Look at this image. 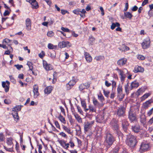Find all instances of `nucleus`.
<instances>
[{
    "instance_id": "36",
    "label": "nucleus",
    "mask_w": 153,
    "mask_h": 153,
    "mask_svg": "<svg viewBox=\"0 0 153 153\" xmlns=\"http://www.w3.org/2000/svg\"><path fill=\"white\" fill-rule=\"evenodd\" d=\"M48 47L50 49H55L57 48V46L54 45L51 43H49L48 45Z\"/></svg>"
},
{
    "instance_id": "43",
    "label": "nucleus",
    "mask_w": 153,
    "mask_h": 153,
    "mask_svg": "<svg viewBox=\"0 0 153 153\" xmlns=\"http://www.w3.org/2000/svg\"><path fill=\"white\" fill-rule=\"evenodd\" d=\"M62 126L63 128L65 131H66L68 132V134H71V132L70 131V129L68 128L66 126H64L63 125Z\"/></svg>"
},
{
    "instance_id": "33",
    "label": "nucleus",
    "mask_w": 153,
    "mask_h": 153,
    "mask_svg": "<svg viewBox=\"0 0 153 153\" xmlns=\"http://www.w3.org/2000/svg\"><path fill=\"white\" fill-rule=\"evenodd\" d=\"M120 24L118 22L113 23L111 25V28L112 30H114L116 27H120Z\"/></svg>"
},
{
    "instance_id": "38",
    "label": "nucleus",
    "mask_w": 153,
    "mask_h": 153,
    "mask_svg": "<svg viewBox=\"0 0 153 153\" xmlns=\"http://www.w3.org/2000/svg\"><path fill=\"white\" fill-rule=\"evenodd\" d=\"M27 65H28L29 68V70L32 71V70L33 68V64L32 63L28 61L27 62Z\"/></svg>"
},
{
    "instance_id": "40",
    "label": "nucleus",
    "mask_w": 153,
    "mask_h": 153,
    "mask_svg": "<svg viewBox=\"0 0 153 153\" xmlns=\"http://www.w3.org/2000/svg\"><path fill=\"white\" fill-rule=\"evenodd\" d=\"M150 94H151L150 93H147L145 94L141 97V100H145L146 99L148 98L150 95Z\"/></svg>"
},
{
    "instance_id": "58",
    "label": "nucleus",
    "mask_w": 153,
    "mask_h": 153,
    "mask_svg": "<svg viewBox=\"0 0 153 153\" xmlns=\"http://www.w3.org/2000/svg\"><path fill=\"white\" fill-rule=\"evenodd\" d=\"M120 148L118 147H116L115 149H114L112 153H118L120 150Z\"/></svg>"
},
{
    "instance_id": "55",
    "label": "nucleus",
    "mask_w": 153,
    "mask_h": 153,
    "mask_svg": "<svg viewBox=\"0 0 153 153\" xmlns=\"http://www.w3.org/2000/svg\"><path fill=\"white\" fill-rule=\"evenodd\" d=\"M103 92L104 93V94L105 96L106 97H108V95L110 93L109 91H106L105 89L103 90Z\"/></svg>"
},
{
    "instance_id": "41",
    "label": "nucleus",
    "mask_w": 153,
    "mask_h": 153,
    "mask_svg": "<svg viewBox=\"0 0 153 153\" xmlns=\"http://www.w3.org/2000/svg\"><path fill=\"white\" fill-rule=\"evenodd\" d=\"M129 85V83L128 82L127 84L125 85V91L126 93L128 94V91L129 90H130V88H128V86Z\"/></svg>"
},
{
    "instance_id": "49",
    "label": "nucleus",
    "mask_w": 153,
    "mask_h": 153,
    "mask_svg": "<svg viewBox=\"0 0 153 153\" xmlns=\"http://www.w3.org/2000/svg\"><path fill=\"white\" fill-rule=\"evenodd\" d=\"M80 11V9H77L75 10H74L73 12V13L76 14H79V12Z\"/></svg>"
},
{
    "instance_id": "25",
    "label": "nucleus",
    "mask_w": 153,
    "mask_h": 153,
    "mask_svg": "<svg viewBox=\"0 0 153 153\" xmlns=\"http://www.w3.org/2000/svg\"><path fill=\"white\" fill-rule=\"evenodd\" d=\"M145 89L144 87H142L139 89L136 93L137 95L138 96L140 95L142 93L144 92Z\"/></svg>"
},
{
    "instance_id": "37",
    "label": "nucleus",
    "mask_w": 153,
    "mask_h": 153,
    "mask_svg": "<svg viewBox=\"0 0 153 153\" xmlns=\"http://www.w3.org/2000/svg\"><path fill=\"white\" fill-rule=\"evenodd\" d=\"M95 40V38L92 36H90L89 37V43L91 45H92L94 42Z\"/></svg>"
},
{
    "instance_id": "48",
    "label": "nucleus",
    "mask_w": 153,
    "mask_h": 153,
    "mask_svg": "<svg viewBox=\"0 0 153 153\" xmlns=\"http://www.w3.org/2000/svg\"><path fill=\"white\" fill-rule=\"evenodd\" d=\"M137 58L139 60H143L145 59V57L142 55H139L137 56Z\"/></svg>"
},
{
    "instance_id": "10",
    "label": "nucleus",
    "mask_w": 153,
    "mask_h": 153,
    "mask_svg": "<svg viewBox=\"0 0 153 153\" xmlns=\"http://www.w3.org/2000/svg\"><path fill=\"white\" fill-rule=\"evenodd\" d=\"M33 92L34 93V97L35 98H37L39 95V93L38 91V85H35L33 86Z\"/></svg>"
},
{
    "instance_id": "14",
    "label": "nucleus",
    "mask_w": 153,
    "mask_h": 153,
    "mask_svg": "<svg viewBox=\"0 0 153 153\" xmlns=\"http://www.w3.org/2000/svg\"><path fill=\"white\" fill-rule=\"evenodd\" d=\"M132 131L135 133H138L140 130V127L139 125H135L132 126L131 128Z\"/></svg>"
},
{
    "instance_id": "61",
    "label": "nucleus",
    "mask_w": 153,
    "mask_h": 153,
    "mask_svg": "<svg viewBox=\"0 0 153 153\" xmlns=\"http://www.w3.org/2000/svg\"><path fill=\"white\" fill-rule=\"evenodd\" d=\"M14 66L19 70H20L22 68H23V66L22 65H15Z\"/></svg>"
},
{
    "instance_id": "23",
    "label": "nucleus",
    "mask_w": 153,
    "mask_h": 153,
    "mask_svg": "<svg viewBox=\"0 0 153 153\" xmlns=\"http://www.w3.org/2000/svg\"><path fill=\"white\" fill-rule=\"evenodd\" d=\"M13 139L11 137L7 138V145L10 147H13Z\"/></svg>"
},
{
    "instance_id": "7",
    "label": "nucleus",
    "mask_w": 153,
    "mask_h": 153,
    "mask_svg": "<svg viewBox=\"0 0 153 153\" xmlns=\"http://www.w3.org/2000/svg\"><path fill=\"white\" fill-rule=\"evenodd\" d=\"M136 115L135 113L130 109L128 111V118L132 122L136 119Z\"/></svg>"
},
{
    "instance_id": "6",
    "label": "nucleus",
    "mask_w": 153,
    "mask_h": 153,
    "mask_svg": "<svg viewBox=\"0 0 153 153\" xmlns=\"http://www.w3.org/2000/svg\"><path fill=\"white\" fill-rule=\"evenodd\" d=\"M104 114L103 113L101 112L98 115L96 118L97 121L99 123H103L105 122L104 119Z\"/></svg>"
},
{
    "instance_id": "17",
    "label": "nucleus",
    "mask_w": 153,
    "mask_h": 153,
    "mask_svg": "<svg viewBox=\"0 0 153 153\" xmlns=\"http://www.w3.org/2000/svg\"><path fill=\"white\" fill-rule=\"evenodd\" d=\"M127 59L125 58H122L119 60L117 62V64L120 66H122L126 64Z\"/></svg>"
},
{
    "instance_id": "24",
    "label": "nucleus",
    "mask_w": 153,
    "mask_h": 153,
    "mask_svg": "<svg viewBox=\"0 0 153 153\" xmlns=\"http://www.w3.org/2000/svg\"><path fill=\"white\" fill-rule=\"evenodd\" d=\"M73 114L74 115L75 118L77 120L78 122L81 123L82 122V119L77 114L74 112L72 111Z\"/></svg>"
},
{
    "instance_id": "51",
    "label": "nucleus",
    "mask_w": 153,
    "mask_h": 153,
    "mask_svg": "<svg viewBox=\"0 0 153 153\" xmlns=\"http://www.w3.org/2000/svg\"><path fill=\"white\" fill-rule=\"evenodd\" d=\"M140 122L143 124H145L146 123V119L145 117H144L143 118H140Z\"/></svg>"
},
{
    "instance_id": "32",
    "label": "nucleus",
    "mask_w": 153,
    "mask_h": 153,
    "mask_svg": "<svg viewBox=\"0 0 153 153\" xmlns=\"http://www.w3.org/2000/svg\"><path fill=\"white\" fill-rule=\"evenodd\" d=\"M152 102V100H149L146 101L143 104V106L144 108H147L149 106V105H150L151 103Z\"/></svg>"
},
{
    "instance_id": "59",
    "label": "nucleus",
    "mask_w": 153,
    "mask_h": 153,
    "mask_svg": "<svg viewBox=\"0 0 153 153\" xmlns=\"http://www.w3.org/2000/svg\"><path fill=\"white\" fill-rule=\"evenodd\" d=\"M77 107V108L78 110V111L81 114H82L83 112L82 111V109L80 107H79L78 105H77L76 106Z\"/></svg>"
},
{
    "instance_id": "12",
    "label": "nucleus",
    "mask_w": 153,
    "mask_h": 153,
    "mask_svg": "<svg viewBox=\"0 0 153 153\" xmlns=\"http://www.w3.org/2000/svg\"><path fill=\"white\" fill-rule=\"evenodd\" d=\"M90 87V84L88 82H86L80 84L79 87V90L82 91L85 89H88Z\"/></svg>"
},
{
    "instance_id": "52",
    "label": "nucleus",
    "mask_w": 153,
    "mask_h": 153,
    "mask_svg": "<svg viewBox=\"0 0 153 153\" xmlns=\"http://www.w3.org/2000/svg\"><path fill=\"white\" fill-rule=\"evenodd\" d=\"M113 129L115 130H117L118 128V126L116 123L112 124H111Z\"/></svg>"
},
{
    "instance_id": "18",
    "label": "nucleus",
    "mask_w": 153,
    "mask_h": 153,
    "mask_svg": "<svg viewBox=\"0 0 153 153\" xmlns=\"http://www.w3.org/2000/svg\"><path fill=\"white\" fill-rule=\"evenodd\" d=\"M69 44V42L68 41H63L59 42L58 44V46L60 48H62L66 47Z\"/></svg>"
},
{
    "instance_id": "16",
    "label": "nucleus",
    "mask_w": 153,
    "mask_h": 153,
    "mask_svg": "<svg viewBox=\"0 0 153 153\" xmlns=\"http://www.w3.org/2000/svg\"><path fill=\"white\" fill-rule=\"evenodd\" d=\"M75 82L74 80H71L66 85L67 89L68 90H70L72 87L75 84Z\"/></svg>"
},
{
    "instance_id": "62",
    "label": "nucleus",
    "mask_w": 153,
    "mask_h": 153,
    "mask_svg": "<svg viewBox=\"0 0 153 153\" xmlns=\"http://www.w3.org/2000/svg\"><path fill=\"white\" fill-rule=\"evenodd\" d=\"M4 148L7 151L9 152H12L13 151L12 147H10V148H7L5 146H4Z\"/></svg>"
},
{
    "instance_id": "27",
    "label": "nucleus",
    "mask_w": 153,
    "mask_h": 153,
    "mask_svg": "<svg viewBox=\"0 0 153 153\" xmlns=\"http://www.w3.org/2000/svg\"><path fill=\"white\" fill-rule=\"evenodd\" d=\"M53 89V87L52 86H49L47 87L45 89V93L46 94H49L51 92Z\"/></svg>"
},
{
    "instance_id": "56",
    "label": "nucleus",
    "mask_w": 153,
    "mask_h": 153,
    "mask_svg": "<svg viewBox=\"0 0 153 153\" xmlns=\"http://www.w3.org/2000/svg\"><path fill=\"white\" fill-rule=\"evenodd\" d=\"M56 52L55 51H53L52 52V53H51V57L53 59H54L56 57Z\"/></svg>"
},
{
    "instance_id": "13",
    "label": "nucleus",
    "mask_w": 153,
    "mask_h": 153,
    "mask_svg": "<svg viewBox=\"0 0 153 153\" xmlns=\"http://www.w3.org/2000/svg\"><path fill=\"white\" fill-rule=\"evenodd\" d=\"M122 125L123 128L125 131L127 130V127L128 126L129 124L128 122L126 119H123L121 121Z\"/></svg>"
},
{
    "instance_id": "34",
    "label": "nucleus",
    "mask_w": 153,
    "mask_h": 153,
    "mask_svg": "<svg viewBox=\"0 0 153 153\" xmlns=\"http://www.w3.org/2000/svg\"><path fill=\"white\" fill-rule=\"evenodd\" d=\"M11 40L9 39H5L4 40L3 42H5L9 46H10L11 45ZM9 48H10L11 49H12V50H13L11 46H10Z\"/></svg>"
},
{
    "instance_id": "44",
    "label": "nucleus",
    "mask_w": 153,
    "mask_h": 153,
    "mask_svg": "<svg viewBox=\"0 0 153 153\" xmlns=\"http://www.w3.org/2000/svg\"><path fill=\"white\" fill-rule=\"evenodd\" d=\"M116 70L118 71V72L119 73V74L120 76L125 75L124 74V72L123 71L119 69L118 68H117Z\"/></svg>"
},
{
    "instance_id": "60",
    "label": "nucleus",
    "mask_w": 153,
    "mask_h": 153,
    "mask_svg": "<svg viewBox=\"0 0 153 153\" xmlns=\"http://www.w3.org/2000/svg\"><path fill=\"white\" fill-rule=\"evenodd\" d=\"M61 29L64 32H69V30L67 28H65L63 27H62L61 28Z\"/></svg>"
},
{
    "instance_id": "29",
    "label": "nucleus",
    "mask_w": 153,
    "mask_h": 153,
    "mask_svg": "<svg viewBox=\"0 0 153 153\" xmlns=\"http://www.w3.org/2000/svg\"><path fill=\"white\" fill-rule=\"evenodd\" d=\"M88 110L91 112H96V109L95 106H94L92 105H90L88 106Z\"/></svg>"
},
{
    "instance_id": "31",
    "label": "nucleus",
    "mask_w": 153,
    "mask_h": 153,
    "mask_svg": "<svg viewBox=\"0 0 153 153\" xmlns=\"http://www.w3.org/2000/svg\"><path fill=\"white\" fill-rule=\"evenodd\" d=\"M117 92L118 93V96H121L122 93V86L120 85H119L118 86L117 89Z\"/></svg>"
},
{
    "instance_id": "57",
    "label": "nucleus",
    "mask_w": 153,
    "mask_h": 153,
    "mask_svg": "<svg viewBox=\"0 0 153 153\" xmlns=\"http://www.w3.org/2000/svg\"><path fill=\"white\" fill-rule=\"evenodd\" d=\"M37 146H38V151L39 153H42L41 151L42 147L41 144H38Z\"/></svg>"
},
{
    "instance_id": "64",
    "label": "nucleus",
    "mask_w": 153,
    "mask_h": 153,
    "mask_svg": "<svg viewBox=\"0 0 153 153\" xmlns=\"http://www.w3.org/2000/svg\"><path fill=\"white\" fill-rule=\"evenodd\" d=\"M153 112V108L151 109L148 112L147 115L148 116H150Z\"/></svg>"
},
{
    "instance_id": "4",
    "label": "nucleus",
    "mask_w": 153,
    "mask_h": 153,
    "mask_svg": "<svg viewBox=\"0 0 153 153\" xmlns=\"http://www.w3.org/2000/svg\"><path fill=\"white\" fill-rule=\"evenodd\" d=\"M150 44V39L149 38H146L141 44L143 49H145L149 48Z\"/></svg>"
},
{
    "instance_id": "28",
    "label": "nucleus",
    "mask_w": 153,
    "mask_h": 153,
    "mask_svg": "<svg viewBox=\"0 0 153 153\" xmlns=\"http://www.w3.org/2000/svg\"><path fill=\"white\" fill-rule=\"evenodd\" d=\"M12 115L14 118L15 121L17 122L19 120V116L18 115V112L16 111L13 112L12 113Z\"/></svg>"
},
{
    "instance_id": "21",
    "label": "nucleus",
    "mask_w": 153,
    "mask_h": 153,
    "mask_svg": "<svg viewBox=\"0 0 153 153\" xmlns=\"http://www.w3.org/2000/svg\"><path fill=\"white\" fill-rule=\"evenodd\" d=\"M43 65L44 67L46 70H51L52 69L51 65L50 64H48L46 61L43 62Z\"/></svg>"
},
{
    "instance_id": "42",
    "label": "nucleus",
    "mask_w": 153,
    "mask_h": 153,
    "mask_svg": "<svg viewBox=\"0 0 153 153\" xmlns=\"http://www.w3.org/2000/svg\"><path fill=\"white\" fill-rule=\"evenodd\" d=\"M93 103L94 104V105H95V106L96 107V106H99V105H100V104H99V102H98V101H97V100H96V99H95V98H94L93 99Z\"/></svg>"
},
{
    "instance_id": "8",
    "label": "nucleus",
    "mask_w": 153,
    "mask_h": 153,
    "mask_svg": "<svg viewBox=\"0 0 153 153\" xmlns=\"http://www.w3.org/2000/svg\"><path fill=\"white\" fill-rule=\"evenodd\" d=\"M149 149V144L145 143H142L140 146V149L143 151H146Z\"/></svg>"
},
{
    "instance_id": "47",
    "label": "nucleus",
    "mask_w": 153,
    "mask_h": 153,
    "mask_svg": "<svg viewBox=\"0 0 153 153\" xmlns=\"http://www.w3.org/2000/svg\"><path fill=\"white\" fill-rule=\"evenodd\" d=\"M5 137L3 134L2 133H0V141H4Z\"/></svg>"
},
{
    "instance_id": "2",
    "label": "nucleus",
    "mask_w": 153,
    "mask_h": 153,
    "mask_svg": "<svg viewBox=\"0 0 153 153\" xmlns=\"http://www.w3.org/2000/svg\"><path fill=\"white\" fill-rule=\"evenodd\" d=\"M126 108L123 106H120L117 109V114L120 118V117H123L126 116Z\"/></svg>"
},
{
    "instance_id": "35",
    "label": "nucleus",
    "mask_w": 153,
    "mask_h": 153,
    "mask_svg": "<svg viewBox=\"0 0 153 153\" xmlns=\"http://www.w3.org/2000/svg\"><path fill=\"white\" fill-rule=\"evenodd\" d=\"M58 118L61 122L64 124H65L66 123V120L65 118L64 117L61 115L60 114Z\"/></svg>"
},
{
    "instance_id": "5",
    "label": "nucleus",
    "mask_w": 153,
    "mask_h": 153,
    "mask_svg": "<svg viewBox=\"0 0 153 153\" xmlns=\"http://www.w3.org/2000/svg\"><path fill=\"white\" fill-rule=\"evenodd\" d=\"M94 122V121L85 123L84 124V130L85 132L88 131L92 127Z\"/></svg>"
},
{
    "instance_id": "39",
    "label": "nucleus",
    "mask_w": 153,
    "mask_h": 153,
    "mask_svg": "<svg viewBox=\"0 0 153 153\" xmlns=\"http://www.w3.org/2000/svg\"><path fill=\"white\" fill-rule=\"evenodd\" d=\"M33 8L36 9L38 7V5L37 2L35 1L33 3L31 4Z\"/></svg>"
},
{
    "instance_id": "3",
    "label": "nucleus",
    "mask_w": 153,
    "mask_h": 153,
    "mask_svg": "<svg viewBox=\"0 0 153 153\" xmlns=\"http://www.w3.org/2000/svg\"><path fill=\"white\" fill-rule=\"evenodd\" d=\"M115 140L114 137L110 133L106 134L105 140L109 145H111Z\"/></svg>"
},
{
    "instance_id": "15",
    "label": "nucleus",
    "mask_w": 153,
    "mask_h": 153,
    "mask_svg": "<svg viewBox=\"0 0 153 153\" xmlns=\"http://www.w3.org/2000/svg\"><path fill=\"white\" fill-rule=\"evenodd\" d=\"M144 71V69L141 66L137 65L135 67L133 71L135 73L138 72L143 73Z\"/></svg>"
},
{
    "instance_id": "54",
    "label": "nucleus",
    "mask_w": 153,
    "mask_h": 153,
    "mask_svg": "<svg viewBox=\"0 0 153 153\" xmlns=\"http://www.w3.org/2000/svg\"><path fill=\"white\" fill-rule=\"evenodd\" d=\"M103 58V56H96L95 58V59L97 61H99L100 60L102 59Z\"/></svg>"
},
{
    "instance_id": "22",
    "label": "nucleus",
    "mask_w": 153,
    "mask_h": 153,
    "mask_svg": "<svg viewBox=\"0 0 153 153\" xmlns=\"http://www.w3.org/2000/svg\"><path fill=\"white\" fill-rule=\"evenodd\" d=\"M139 85V83L136 81H134L132 82L131 85V88H130V90H131L134 88H137Z\"/></svg>"
},
{
    "instance_id": "20",
    "label": "nucleus",
    "mask_w": 153,
    "mask_h": 153,
    "mask_svg": "<svg viewBox=\"0 0 153 153\" xmlns=\"http://www.w3.org/2000/svg\"><path fill=\"white\" fill-rule=\"evenodd\" d=\"M84 54L87 61L88 62H91L92 60V58L89 54L88 53L85 52Z\"/></svg>"
},
{
    "instance_id": "9",
    "label": "nucleus",
    "mask_w": 153,
    "mask_h": 153,
    "mask_svg": "<svg viewBox=\"0 0 153 153\" xmlns=\"http://www.w3.org/2000/svg\"><path fill=\"white\" fill-rule=\"evenodd\" d=\"M2 87L5 89L6 92H7L9 91L10 85V82L9 81L7 80L5 82H2Z\"/></svg>"
},
{
    "instance_id": "19",
    "label": "nucleus",
    "mask_w": 153,
    "mask_h": 153,
    "mask_svg": "<svg viewBox=\"0 0 153 153\" xmlns=\"http://www.w3.org/2000/svg\"><path fill=\"white\" fill-rule=\"evenodd\" d=\"M124 16L123 17V19L128 18L131 19L133 16V15L129 12H126L124 13Z\"/></svg>"
},
{
    "instance_id": "50",
    "label": "nucleus",
    "mask_w": 153,
    "mask_h": 153,
    "mask_svg": "<svg viewBox=\"0 0 153 153\" xmlns=\"http://www.w3.org/2000/svg\"><path fill=\"white\" fill-rule=\"evenodd\" d=\"M98 97L99 99L102 102L104 100V98L102 95L101 94L98 95Z\"/></svg>"
},
{
    "instance_id": "46",
    "label": "nucleus",
    "mask_w": 153,
    "mask_h": 153,
    "mask_svg": "<svg viewBox=\"0 0 153 153\" xmlns=\"http://www.w3.org/2000/svg\"><path fill=\"white\" fill-rule=\"evenodd\" d=\"M126 77V76L125 75L120 76V80L122 83H124Z\"/></svg>"
},
{
    "instance_id": "63",
    "label": "nucleus",
    "mask_w": 153,
    "mask_h": 153,
    "mask_svg": "<svg viewBox=\"0 0 153 153\" xmlns=\"http://www.w3.org/2000/svg\"><path fill=\"white\" fill-rule=\"evenodd\" d=\"M56 126V127L57 128H59V129H60V125H59V123L57 121H55L54 122Z\"/></svg>"
},
{
    "instance_id": "11",
    "label": "nucleus",
    "mask_w": 153,
    "mask_h": 153,
    "mask_svg": "<svg viewBox=\"0 0 153 153\" xmlns=\"http://www.w3.org/2000/svg\"><path fill=\"white\" fill-rule=\"evenodd\" d=\"M25 25L26 26V29L29 31L31 30V22L30 19L27 18L25 20Z\"/></svg>"
},
{
    "instance_id": "1",
    "label": "nucleus",
    "mask_w": 153,
    "mask_h": 153,
    "mask_svg": "<svg viewBox=\"0 0 153 153\" xmlns=\"http://www.w3.org/2000/svg\"><path fill=\"white\" fill-rule=\"evenodd\" d=\"M126 143L130 147H134L137 143L136 137L131 134L128 135L127 136Z\"/></svg>"
},
{
    "instance_id": "45",
    "label": "nucleus",
    "mask_w": 153,
    "mask_h": 153,
    "mask_svg": "<svg viewBox=\"0 0 153 153\" xmlns=\"http://www.w3.org/2000/svg\"><path fill=\"white\" fill-rule=\"evenodd\" d=\"M54 33L52 31H48L47 33L48 36L50 37H52L53 36Z\"/></svg>"
},
{
    "instance_id": "30",
    "label": "nucleus",
    "mask_w": 153,
    "mask_h": 153,
    "mask_svg": "<svg viewBox=\"0 0 153 153\" xmlns=\"http://www.w3.org/2000/svg\"><path fill=\"white\" fill-rule=\"evenodd\" d=\"M81 103L82 107L84 108L85 112H87L88 111V109L86 108V102L84 100H82L81 101Z\"/></svg>"
},
{
    "instance_id": "26",
    "label": "nucleus",
    "mask_w": 153,
    "mask_h": 153,
    "mask_svg": "<svg viewBox=\"0 0 153 153\" xmlns=\"http://www.w3.org/2000/svg\"><path fill=\"white\" fill-rule=\"evenodd\" d=\"M23 105H17L15 107L13 108L12 111L13 112L16 111L18 112V111H19L21 110V107H22Z\"/></svg>"
},
{
    "instance_id": "53",
    "label": "nucleus",
    "mask_w": 153,
    "mask_h": 153,
    "mask_svg": "<svg viewBox=\"0 0 153 153\" xmlns=\"http://www.w3.org/2000/svg\"><path fill=\"white\" fill-rule=\"evenodd\" d=\"M123 50L124 51H127L129 50V47L126 46L125 44L123 45Z\"/></svg>"
}]
</instances>
